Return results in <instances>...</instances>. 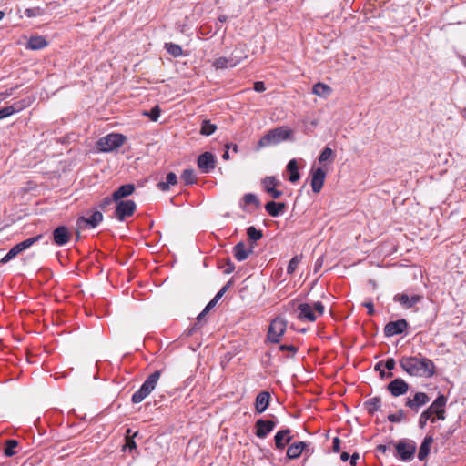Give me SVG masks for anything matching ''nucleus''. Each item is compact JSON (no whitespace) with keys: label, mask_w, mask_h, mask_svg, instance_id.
<instances>
[{"label":"nucleus","mask_w":466,"mask_h":466,"mask_svg":"<svg viewBox=\"0 0 466 466\" xmlns=\"http://www.w3.org/2000/svg\"><path fill=\"white\" fill-rule=\"evenodd\" d=\"M393 299L394 301L400 302L405 308L410 309L420 301V297L418 295H414L411 298H410L407 294L401 293L395 295Z\"/></svg>","instance_id":"obj_24"},{"label":"nucleus","mask_w":466,"mask_h":466,"mask_svg":"<svg viewBox=\"0 0 466 466\" xmlns=\"http://www.w3.org/2000/svg\"><path fill=\"white\" fill-rule=\"evenodd\" d=\"M400 366L410 376L431 378L435 374V364L428 358L402 357Z\"/></svg>","instance_id":"obj_1"},{"label":"nucleus","mask_w":466,"mask_h":466,"mask_svg":"<svg viewBox=\"0 0 466 466\" xmlns=\"http://www.w3.org/2000/svg\"><path fill=\"white\" fill-rule=\"evenodd\" d=\"M301 260V256H295L293 257L290 261L289 262L288 268H287V273L288 274H293L295 270L297 269V267L299 263Z\"/></svg>","instance_id":"obj_44"},{"label":"nucleus","mask_w":466,"mask_h":466,"mask_svg":"<svg viewBox=\"0 0 466 466\" xmlns=\"http://www.w3.org/2000/svg\"><path fill=\"white\" fill-rule=\"evenodd\" d=\"M243 203L244 205L242 206V208L245 209V206L247 205H255L256 207H258L260 202L258 200V198H257V196L253 193H247L243 196Z\"/></svg>","instance_id":"obj_39"},{"label":"nucleus","mask_w":466,"mask_h":466,"mask_svg":"<svg viewBox=\"0 0 466 466\" xmlns=\"http://www.w3.org/2000/svg\"><path fill=\"white\" fill-rule=\"evenodd\" d=\"M113 202H115L113 196L104 198L98 204V208L102 210H106V208L110 206Z\"/></svg>","instance_id":"obj_48"},{"label":"nucleus","mask_w":466,"mask_h":466,"mask_svg":"<svg viewBox=\"0 0 466 466\" xmlns=\"http://www.w3.org/2000/svg\"><path fill=\"white\" fill-rule=\"evenodd\" d=\"M433 441V437L431 435H427L424 438L418 453V459L420 461H424L428 457Z\"/></svg>","instance_id":"obj_25"},{"label":"nucleus","mask_w":466,"mask_h":466,"mask_svg":"<svg viewBox=\"0 0 466 466\" xmlns=\"http://www.w3.org/2000/svg\"><path fill=\"white\" fill-rule=\"evenodd\" d=\"M350 454L348 452L343 451L340 455V459L343 461H347L350 459Z\"/></svg>","instance_id":"obj_63"},{"label":"nucleus","mask_w":466,"mask_h":466,"mask_svg":"<svg viewBox=\"0 0 466 466\" xmlns=\"http://www.w3.org/2000/svg\"><path fill=\"white\" fill-rule=\"evenodd\" d=\"M333 155V151L331 148L326 147L320 153L319 157V161L323 163L327 161Z\"/></svg>","instance_id":"obj_45"},{"label":"nucleus","mask_w":466,"mask_h":466,"mask_svg":"<svg viewBox=\"0 0 466 466\" xmlns=\"http://www.w3.org/2000/svg\"><path fill=\"white\" fill-rule=\"evenodd\" d=\"M409 327V324L406 319H400L396 321H390L388 322L384 327V335L385 337H392L395 335L402 334L407 328Z\"/></svg>","instance_id":"obj_10"},{"label":"nucleus","mask_w":466,"mask_h":466,"mask_svg":"<svg viewBox=\"0 0 466 466\" xmlns=\"http://www.w3.org/2000/svg\"><path fill=\"white\" fill-rule=\"evenodd\" d=\"M291 431L289 429H284L277 431L274 436L275 447L277 450H283L291 440Z\"/></svg>","instance_id":"obj_17"},{"label":"nucleus","mask_w":466,"mask_h":466,"mask_svg":"<svg viewBox=\"0 0 466 466\" xmlns=\"http://www.w3.org/2000/svg\"><path fill=\"white\" fill-rule=\"evenodd\" d=\"M313 310L316 311L319 315H322L324 313V305L320 301H317L311 306Z\"/></svg>","instance_id":"obj_50"},{"label":"nucleus","mask_w":466,"mask_h":466,"mask_svg":"<svg viewBox=\"0 0 466 466\" xmlns=\"http://www.w3.org/2000/svg\"><path fill=\"white\" fill-rule=\"evenodd\" d=\"M103 220V214L96 210L89 218L79 217L76 220V231L96 228Z\"/></svg>","instance_id":"obj_8"},{"label":"nucleus","mask_w":466,"mask_h":466,"mask_svg":"<svg viewBox=\"0 0 466 466\" xmlns=\"http://www.w3.org/2000/svg\"><path fill=\"white\" fill-rule=\"evenodd\" d=\"M287 205L283 202L268 201L265 205L266 211L274 218H277L284 213Z\"/></svg>","instance_id":"obj_22"},{"label":"nucleus","mask_w":466,"mask_h":466,"mask_svg":"<svg viewBox=\"0 0 466 466\" xmlns=\"http://www.w3.org/2000/svg\"><path fill=\"white\" fill-rule=\"evenodd\" d=\"M270 393L268 391L259 392L255 400V409L258 414L263 413L268 407Z\"/></svg>","instance_id":"obj_20"},{"label":"nucleus","mask_w":466,"mask_h":466,"mask_svg":"<svg viewBox=\"0 0 466 466\" xmlns=\"http://www.w3.org/2000/svg\"><path fill=\"white\" fill-rule=\"evenodd\" d=\"M287 171L289 173V180L291 183H296L300 178L299 172L298 163L296 159H291L287 165Z\"/></svg>","instance_id":"obj_31"},{"label":"nucleus","mask_w":466,"mask_h":466,"mask_svg":"<svg viewBox=\"0 0 466 466\" xmlns=\"http://www.w3.org/2000/svg\"><path fill=\"white\" fill-rule=\"evenodd\" d=\"M405 417V412L402 409H400L396 413L389 414L388 420L390 422L399 423Z\"/></svg>","instance_id":"obj_43"},{"label":"nucleus","mask_w":466,"mask_h":466,"mask_svg":"<svg viewBox=\"0 0 466 466\" xmlns=\"http://www.w3.org/2000/svg\"><path fill=\"white\" fill-rule=\"evenodd\" d=\"M279 350L280 351H289L290 353V356H294L297 352H298V347L290 344V345H287V344H282L279 346Z\"/></svg>","instance_id":"obj_47"},{"label":"nucleus","mask_w":466,"mask_h":466,"mask_svg":"<svg viewBox=\"0 0 466 466\" xmlns=\"http://www.w3.org/2000/svg\"><path fill=\"white\" fill-rule=\"evenodd\" d=\"M217 158L211 152H204L198 157V167L203 173H210L216 167Z\"/></svg>","instance_id":"obj_9"},{"label":"nucleus","mask_w":466,"mask_h":466,"mask_svg":"<svg viewBox=\"0 0 466 466\" xmlns=\"http://www.w3.org/2000/svg\"><path fill=\"white\" fill-rule=\"evenodd\" d=\"M229 148H230L229 145H227V146H226V150H225V152H224V153H223V155H222V158H223L224 160H228V159H229V153H228V149H229Z\"/></svg>","instance_id":"obj_62"},{"label":"nucleus","mask_w":466,"mask_h":466,"mask_svg":"<svg viewBox=\"0 0 466 466\" xmlns=\"http://www.w3.org/2000/svg\"><path fill=\"white\" fill-rule=\"evenodd\" d=\"M225 293L222 292V290L220 289L216 295L215 297L213 298L215 300L218 301L222 296L224 295Z\"/></svg>","instance_id":"obj_64"},{"label":"nucleus","mask_w":466,"mask_h":466,"mask_svg":"<svg viewBox=\"0 0 466 466\" xmlns=\"http://www.w3.org/2000/svg\"><path fill=\"white\" fill-rule=\"evenodd\" d=\"M253 243L249 248H246L245 243L240 241L233 248V255L238 261H244L253 252Z\"/></svg>","instance_id":"obj_18"},{"label":"nucleus","mask_w":466,"mask_h":466,"mask_svg":"<svg viewBox=\"0 0 466 466\" xmlns=\"http://www.w3.org/2000/svg\"><path fill=\"white\" fill-rule=\"evenodd\" d=\"M123 450L124 451L128 450L129 452H132L133 451H137V444H136L135 441L133 440V438H129V437L127 438V442L124 445Z\"/></svg>","instance_id":"obj_49"},{"label":"nucleus","mask_w":466,"mask_h":466,"mask_svg":"<svg viewBox=\"0 0 466 466\" xmlns=\"http://www.w3.org/2000/svg\"><path fill=\"white\" fill-rule=\"evenodd\" d=\"M166 49L168 54L174 57H178L183 54L182 47L179 45L168 43L166 44Z\"/></svg>","instance_id":"obj_40"},{"label":"nucleus","mask_w":466,"mask_h":466,"mask_svg":"<svg viewBox=\"0 0 466 466\" xmlns=\"http://www.w3.org/2000/svg\"><path fill=\"white\" fill-rule=\"evenodd\" d=\"M47 46V41L44 36H31L27 43V48L32 50H40Z\"/></svg>","instance_id":"obj_28"},{"label":"nucleus","mask_w":466,"mask_h":466,"mask_svg":"<svg viewBox=\"0 0 466 466\" xmlns=\"http://www.w3.org/2000/svg\"><path fill=\"white\" fill-rule=\"evenodd\" d=\"M247 235L248 237V238L253 241V242H256L259 239L262 238L263 237V233L261 230L259 229H257L255 227L253 226H250L247 228Z\"/></svg>","instance_id":"obj_38"},{"label":"nucleus","mask_w":466,"mask_h":466,"mask_svg":"<svg viewBox=\"0 0 466 466\" xmlns=\"http://www.w3.org/2000/svg\"><path fill=\"white\" fill-rule=\"evenodd\" d=\"M42 238H43V235L39 234L37 236H35L33 238H29L20 242V244L22 245L23 248L25 250H26L29 248H31L35 243L38 242Z\"/></svg>","instance_id":"obj_42"},{"label":"nucleus","mask_w":466,"mask_h":466,"mask_svg":"<svg viewBox=\"0 0 466 466\" xmlns=\"http://www.w3.org/2000/svg\"><path fill=\"white\" fill-rule=\"evenodd\" d=\"M217 129V126L212 124L210 120H203L201 124L200 133L204 136L212 135Z\"/></svg>","instance_id":"obj_37"},{"label":"nucleus","mask_w":466,"mask_h":466,"mask_svg":"<svg viewBox=\"0 0 466 466\" xmlns=\"http://www.w3.org/2000/svg\"><path fill=\"white\" fill-rule=\"evenodd\" d=\"M430 397L425 392H417L413 398H407L405 406L417 413L419 410L430 401Z\"/></svg>","instance_id":"obj_11"},{"label":"nucleus","mask_w":466,"mask_h":466,"mask_svg":"<svg viewBox=\"0 0 466 466\" xmlns=\"http://www.w3.org/2000/svg\"><path fill=\"white\" fill-rule=\"evenodd\" d=\"M200 326H199V322H196L194 323V325L188 329L187 331V335L190 336L192 335L196 330L199 329Z\"/></svg>","instance_id":"obj_58"},{"label":"nucleus","mask_w":466,"mask_h":466,"mask_svg":"<svg viewBox=\"0 0 466 466\" xmlns=\"http://www.w3.org/2000/svg\"><path fill=\"white\" fill-rule=\"evenodd\" d=\"M217 303L218 301L212 299L204 308V313H208L209 310H211L216 306Z\"/></svg>","instance_id":"obj_55"},{"label":"nucleus","mask_w":466,"mask_h":466,"mask_svg":"<svg viewBox=\"0 0 466 466\" xmlns=\"http://www.w3.org/2000/svg\"><path fill=\"white\" fill-rule=\"evenodd\" d=\"M238 63V60H235L233 57H224L220 56L214 60L213 66L216 69H225L228 67H234Z\"/></svg>","instance_id":"obj_26"},{"label":"nucleus","mask_w":466,"mask_h":466,"mask_svg":"<svg viewBox=\"0 0 466 466\" xmlns=\"http://www.w3.org/2000/svg\"><path fill=\"white\" fill-rule=\"evenodd\" d=\"M21 109L22 106H20L19 103L0 108V119L7 117L15 112H19Z\"/></svg>","instance_id":"obj_35"},{"label":"nucleus","mask_w":466,"mask_h":466,"mask_svg":"<svg viewBox=\"0 0 466 466\" xmlns=\"http://www.w3.org/2000/svg\"><path fill=\"white\" fill-rule=\"evenodd\" d=\"M360 458V455L359 453L355 452L353 453L351 456H350V465L351 466H356V463H357V460Z\"/></svg>","instance_id":"obj_59"},{"label":"nucleus","mask_w":466,"mask_h":466,"mask_svg":"<svg viewBox=\"0 0 466 466\" xmlns=\"http://www.w3.org/2000/svg\"><path fill=\"white\" fill-rule=\"evenodd\" d=\"M298 310L299 311L297 318L299 320H309L313 322L316 320L317 317L313 310V308L308 303H301L298 306Z\"/></svg>","instance_id":"obj_19"},{"label":"nucleus","mask_w":466,"mask_h":466,"mask_svg":"<svg viewBox=\"0 0 466 466\" xmlns=\"http://www.w3.org/2000/svg\"><path fill=\"white\" fill-rule=\"evenodd\" d=\"M363 306L368 309V314L370 316L374 314V306H373L372 302H370V301L364 302Z\"/></svg>","instance_id":"obj_56"},{"label":"nucleus","mask_w":466,"mask_h":466,"mask_svg":"<svg viewBox=\"0 0 466 466\" xmlns=\"http://www.w3.org/2000/svg\"><path fill=\"white\" fill-rule=\"evenodd\" d=\"M181 178L186 185H192L197 181L195 172L191 168L185 169L181 174Z\"/></svg>","instance_id":"obj_36"},{"label":"nucleus","mask_w":466,"mask_h":466,"mask_svg":"<svg viewBox=\"0 0 466 466\" xmlns=\"http://www.w3.org/2000/svg\"><path fill=\"white\" fill-rule=\"evenodd\" d=\"M326 177V172L321 168L318 167L311 170V187L314 193H319L323 187Z\"/></svg>","instance_id":"obj_15"},{"label":"nucleus","mask_w":466,"mask_h":466,"mask_svg":"<svg viewBox=\"0 0 466 466\" xmlns=\"http://www.w3.org/2000/svg\"><path fill=\"white\" fill-rule=\"evenodd\" d=\"M275 427L276 423L273 420L259 419L255 423V434L259 439H265Z\"/></svg>","instance_id":"obj_12"},{"label":"nucleus","mask_w":466,"mask_h":466,"mask_svg":"<svg viewBox=\"0 0 466 466\" xmlns=\"http://www.w3.org/2000/svg\"><path fill=\"white\" fill-rule=\"evenodd\" d=\"M409 384L401 378L394 379L387 385V390L394 397L404 395L409 390Z\"/></svg>","instance_id":"obj_13"},{"label":"nucleus","mask_w":466,"mask_h":466,"mask_svg":"<svg viewBox=\"0 0 466 466\" xmlns=\"http://www.w3.org/2000/svg\"><path fill=\"white\" fill-rule=\"evenodd\" d=\"M292 132L287 127H279L269 130L258 141V147H266L272 145H277L282 141L289 139Z\"/></svg>","instance_id":"obj_2"},{"label":"nucleus","mask_w":466,"mask_h":466,"mask_svg":"<svg viewBox=\"0 0 466 466\" xmlns=\"http://www.w3.org/2000/svg\"><path fill=\"white\" fill-rule=\"evenodd\" d=\"M279 184V181L275 177H266L262 180L264 190L273 198H279L283 195L282 191L276 189Z\"/></svg>","instance_id":"obj_16"},{"label":"nucleus","mask_w":466,"mask_h":466,"mask_svg":"<svg viewBox=\"0 0 466 466\" xmlns=\"http://www.w3.org/2000/svg\"><path fill=\"white\" fill-rule=\"evenodd\" d=\"M177 183V177L174 172H169L167 175L166 181H160L157 184V187L161 191H167L170 186H175Z\"/></svg>","instance_id":"obj_27"},{"label":"nucleus","mask_w":466,"mask_h":466,"mask_svg":"<svg viewBox=\"0 0 466 466\" xmlns=\"http://www.w3.org/2000/svg\"><path fill=\"white\" fill-rule=\"evenodd\" d=\"M377 451L385 454L388 451V446L384 444H380L377 447Z\"/></svg>","instance_id":"obj_60"},{"label":"nucleus","mask_w":466,"mask_h":466,"mask_svg":"<svg viewBox=\"0 0 466 466\" xmlns=\"http://www.w3.org/2000/svg\"><path fill=\"white\" fill-rule=\"evenodd\" d=\"M309 446V443L305 441H297L289 445L287 449V457L289 460L298 459L304 450Z\"/></svg>","instance_id":"obj_21"},{"label":"nucleus","mask_w":466,"mask_h":466,"mask_svg":"<svg viewBox=\"0 0 466 466\" xmlns=\"http://www.w3.org/2000/svg\"><path fill=\"white\" fill-rule=\"evenodd\" d=\"M446 403L447 398L443 394H440L430 405V407L426 409V410L430 411V413L433 416L435 413L438 412V410L444 408Z\"/></svg>","instance_id":"obj_30"},{"label":"nucleus","mask_w":466,"mask_h":466,"mask_svg":"<svg viewBox=\"0 0 466 466\" xmlns=\"http://www.w3.org/2000/svg\"><path fill=\"white\" fill-rule=\"evenodd\" d=\"M19 442L15 439L6 440L4 445V454L6 457H12L16 454V448L18 447Z\"/></svg>","instance_id":"obj_34"},{"label":"nucleus","mask_w":466,"mask_h":466,"mask_svg":"<svg viewBox=\"0 0 466 466\" xmlns=\"http://www.w3.org/2000/svg\"><path fill=\"white\" fill-rule=\"evenodd\" d=\"M126 140L122 134L111 133L102 137L96 142V148L101 152H111L120 147Z\"/></svg>","instance_id":"obj_4"},{"label":"nucleus","mask_w":466,"mask_h":466,"mask_svg":"<svg viewBox=\"0 0 466 466\" xmlns=\"http://www.w3.org/2000/svg\"><path fill=\"white\" fill-rule=\"evenodd\" d=\"M115 217L119 221H124L127 218L133 216L137 205L133 200H124L116 202Z\"/></svg>","instance_id":"obj_7"},{"label":"nucleus","mask_w":466,"mask_h":466,"mask_svg":"<svg viewBox=\"0 0 466 466\" xmlns=\"http://www.w3.org/2000/svg\"><path fill=\"white\" fill-rule=\"evenodd\" d=\"M145 115L148 116L149 118L152 120V121H157V119L159 118L160 116V109H159V106H154L150 112L148 113H146Z\"/></svg>","instance_id":"obj_46"},{"label":"nucleus","mask_w":466,"mask_h":466,"mask_svg":"<svg viewBox=\"0 0 466 466\" xmlns=\"http://www.w3.org/2000/svg\"><path fill=\"white\" fill-rule=\"evenodd\" d=\"M135 191V186L133 184H125L119 187L113 192V198L115 202L123 201L122 198L129 197Z\"/></svg>","instance_id":"obj_23"},{"label":"nucleus","mask_w":466,"mask_h":466,"mask_svg":"<svg viewBox=\"0 0 466 466\" xmlns=\"http://www.w3.org/2000/svg\"><path fill=\"white\" fill-rule=\"evenodd\" d=\"M331 87L324 83H317L313 86L312 92L313 94L321 96L328 97L331 94Z\"/></svg>","instance_id":"obj_32"},{"label":"nucleus","mask_w":466,"mask_h":466,"mask_svg":"<svg viewBox=\"0 0 466 466\" xmlns=\"http://www.w3.org/2000/svg\"><path fill=\"white\" fill-rule=\"evenodd\" d=\"M438 420H445V410L444 408L441 409L440 410H438L437 413L434 414Z\"/></svg>","instance_id":"obj_57"},{"label":"nucleus","mask_w":466,"mask_h":466,"mask_svg":"<svg viewBox=\"0 0 466 466\" xmlns=\"http://www.w3.org/2000/svg\"><path fill=\"white\" fill-rule=\"evenodd\" d=\"M395 364L396 362L392 358H389L385 360V368L390 371L395 368Z\"/></svg>","instance_id":"obj_52"},{"label":"nucleus","mask_w":466,"mask_h":466,"mask_svg":"<svg viewBox=\"0 0 466 466\" xmlns=\"http://www.w3.org/2000/svg\"><path fill=\"white\" fill-rule=\"evenodd\" d=\"M235 270V265L233 262H231L230 259H228L227 261V268L226 269L224 270V273L225 274H230L232 273L233 271Z\"/></svg>","instance_id":"obj_53"},{"label":"nucleus","mask_w":466,"mask_h":466,"mask_svg":"<svg viewBox=\"0 0 466 466\" xmlns=\"http://www.w3.org/2000/svg\"><path fill=\"white\" fill-rule=\"evenodd\" d=\"M365 409L370 415H373L381 406V398L373 397L364 402Z\"/></svg>","instance_id":"obj_29"},{"label":"nucleus","mask_w":466,"mask_h":466,"mask_svg":"<svg viewBox=\"0 0 466 466\" xmlns=\"http://www.w3.org/2000/svg\"><path fill=\"white\" fill-rule=\"evenodd\" d=\"M161 376V370H156L151 373L141 387L132 395L133 403H140L143 401L156 388Z\"/></svg>","instance_id":"obj_3"},{"label":"nucleus","mask_w":466,"mask_h":466,"mask_svg":"<svg viewBox=\"0 0 466 466\" xmlns=\"http://www.w3.org/2000/svg\"><path fill=\"white\" fill-rule=\"evenodd\" d=\"M25 251L22 245L20 243L15 245L7 254L0 259V264H5L15 258L17 255Z\"/></svg>","instance_id":"obj_33"},{"label":"nucleus","mask_w":466,"mask_h":466,"mask_svg":"<svg viewBox=\"0 0 466 466\" xmlns=\"http://www.w3.org/2000/svg\"><path fill=\"white\" fill-rule=\"evenodd\" d=\"M287 322L281 318H276L269 325L268 339L273 343H279L280 337L285 333Z\"/></svg>","instance_id":"obj_6"},{"label":"nucleus","mask_w":466,"mask_h":466,"mask_svg":"<svg viewBox=\"0 0 466 466\" xmlns=\"http://www.w3.org/2000/svg\"><path fill=\"white\" fill-rule=\"evenodd\" d=\"M254 90L256 92H263L266 90V86L262 81H257L254 83Z\"/></svg>","instance_id":"obj_51"},{"label":"nucleus","mask_w":466,"mask_h":466,"mask_svg":"<svg viewBox=\"0 0 466 466\" xmlns=\"http://www.w3.org/2000/svg\"><path fill=\"white\" fill-rule=\"evenodd\" d=\"M416 449L417 446L414 441L402 439L395 444L394 456L401 461H408L413 459Z\"/></svg>","instance_id":"obj_5"},{"label":"nucleus","mask_w":466,"mask_h":466,"mask_svg":"<svg viewBox=\"0 0 466 466\" xmlns=\"http://www.w3.org/2000/svg\"><path fill=\"white\" fill-rule=\"evenodd\" d=\"M53 241L57 246H65L67 244L71 238V233L67 227L66 226H58L56 228L52 233Z\"/></svg>","instance_id":"obj_14"},{"label":"nucleus","mask_w":466,"mask_h":466,"mask_svg":"<svg viewBox=\"0 0 466 466\" xmlns=\"http://www.w3.org/2000/svg\"><path fill=\"white\" fill-rule=\"evenodd\" d=\"M431 420V422H435V418L432 417V415L430 413V411H427L426 410L420 414L419 418V427L420 429H423L427 421Z\"/></svg>","instance_id":"obj_41"},{"label":"nucleus","mask_w":466,"mask_h":466,"mask_svg":"<svg viewBox=\"0 0 466 466\" xmlns=\"http://www.w3.org/2000/svg\"><path fill=\"white\" fill-rule=\"evenodd\" d=\"M332 449H333V451H335V452H339V449H340V440H339V437H335L333 439Z\"/></svg>","instance_id":"obj_54"},{"label":"nucleus","mask_w":466,"mask_h":466,"mask_svg":"<svg viewBox=\"0 0 466 466\" xmlns=\"http://www.w3.org/2000/svg\"><path fill=\"white\" fill-rule=\"evenodd\" d=\"M233 284V280L230 279L228 280L226 285H224L222 288H221V290L222 292L226 293V291L232 286Z\"/></svg>","instance_id":"obj_61"}]
</instances>
